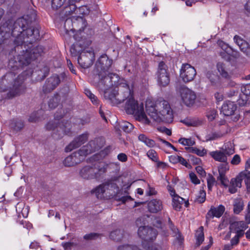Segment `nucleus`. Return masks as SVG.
<instances>
[{"label":"nucleus","instance_id":"obj_1","mask_svg":"<svg viewBox=\"0 0 250 250\" xmlns=\"http://www.w3.org/2000/svg\"><path fill=\"white\" fill-rule=\"evenodd\" d=\"M44 48L42 45H38L31 50L27 49L24 45L19 52L13 54L12 57L9 60L8 67L10 71L7 73L0 79V92H5L9 87V91L6 98L12 99L25 92L26 86L23 82L26 79L25 72L19 75L17 78L16 75L18 71L23 66L29 65L32 61L35 60L44 53Z\"/></svg>","mask_w":250,"mask_h":250},{"label":"nucleus","instance_id":"obj_2","mask_svg":"<svg viewBox=\"0 0 250 250\" xmlns=\"http://www.w3.org/2000/svg\"><path fill=\"white\" fill-rule=\"evenodd\" d=\"M86 26L85 21L80 16H78L76 18H68L65 20L64 25L66 32L68 33L69 31L76 32L73 36L76 42L71 46L70 51L73 56L79 55L78 62L83 68H87L91 66L95 59L93 50L86 48V46L91 43V42L90 41L84 42L83 39Z\"/></svg>","mask_w":250,"mask_h":250},{"label":"nucleus","instance_id":"obj_3","mask_svg":"<svg viewBox=\"0 0 250 250\" xmlns=\"http://www.w3.org/2000/svg\"><path fill=\"white\" fill-rule=\"evenodd\" d=\"M146 112L157 123H171L173 121V111L168 101L161 99L155 104H146Z\"/></svg>","mask_w":250,"mask_h":250},{"label":"nucleus","instance_id":"obj_4","mask_svg":"<svg viewBox=\"0 0 250 250\" xmlns=\"http://www.w3.org/2000/svg\"><path fill=\"white\" fill-rule=\"evenodd\" d=\"M30 22L23 17L18 19L14 23L11 20H8L5 22L9 24L10 37L14 38L12 39V43L14 47L10 50V55H13V54L16 52H19L20 50L22 49V45L25 43V38L23 37V32Z\"/></svg>","mask_w":250,"mask_h":250},{"label":"nucleus","instance_id":"obj_5","mask_svg":"<svg viewBox=\"0 0 250 250\" xmlns=\"http://www.w3.org/2000/svg\"><path fill=\"white\" fill-rule=\"evenodd\" d=\"M108 88L105 87V89H101L104 91V98L109 100L113 104L122 103L125 101L126 97L129 96L130 87L127 83L124 81L119 83L117 87H114L113 89H108Z\"/></svg>","mask_w":250,"mask_h":250},{"label":"nucleus","instance_id":"obj_6","mask_svg":"<svg viewBox=\"0 0 250 250\" xmlns=\"http://www.w3.org/2000/svg\"><path fill=\"white\" fill-rule=\"evenodd\" d=\"M108 165L102 162H96L82 167L79 170L80 176L84 180H99L106 172Z\"/></svg>","mask_w":250,"mask_h":250},{"label":"nucleus","instance_id":"obj_7","mask_svg":"<svg viewBox=\"0 0 250 250\" xmlns=\"http://www.w3.org/2000/svg\"><path fill=\"white\" fill-rule=\"evenodd\" d=\"M126 100L125 109L129 114H134L138 120L145 124H149L150 121L144 112V104L143 103L139 104L133 97V91L130 88L129 96L125 99Z\"/></svg>","mask_w":250,"mask_h":250},{"label":"nucleus","instance_id":"obj_8","mask_svg":"<svg viewBox=\"0 0 250 250\" xmlns=\"http://www.w3.org/2000/svg\"><path fill=\"white\" fill-rule=\"evenodd\" d=\"M62 117L61 115L59 116L57 114H55L54 121L49 122L46 125V128L49 131H52V136L55 139H60L64 134H67L70 132L71 125L68 122L64 124L63 122L61 123L57 122Z\"/></svg>","mask_w":250,"mask_h":250},{"label":"nucleus","instance_id":"obj_9","mask_svg":"<svg viewBox=\"0 0 250 250\" xmlns=\"http://www.w3.org/2000/svg\"><path fill=\"white\" fill-rule=\"evenodd\" d=\"M104 73V74L103 73L98 74L99 80L97 86L100 89H105V87H110L112 86L117 87L119 83L122 81L127 83L125 80L121 79L119 75L116 73H110L108 72L106 73L105 71Z\"/></svg>","mask_w":250,"mask_h":250},{"label":"nucleus","instance_id":"obj_10","mask_svg":"<svg viewBox=\"0 0 250 250\" xmlns=\"http://www.w3.org/2000/svg\"><path fill=\"white\" fill-rule=\"evenodd\" d=\"M158 84L161 86L166 87L170 82V74L167 65L163 61L159 62L155 73Z\"/></svg>","mask_w":250,"mask_h":250},{"label":"nucleus","instance_id":"obj_11","mask_svg":"<svg viewBox=\"0 0 250 250\" xmlns=\"http://www.w3.org/2000/svg\"><path fill=\"white\" fill-rule=\"evenodd\" d=\"M138 234L142 239L143 243L151 242L156 238L157 232L155 229L148 226H140L138 230Z\"/></svg>","mask_w":250,"mask_h":250},{"label":"nucleus","instance_id":"obj_12","mask_svg":"<svg viewBox=\"0 0 250 250\" xmlns=\"http://www.w3.org/2000/svg\"><path fill=\"white\" fill-rule=\"evenodd\" d=\"M64 73H61L60 76L54 74L48 78L42 86V91L44 93H49L54 90L60 84L61 78L64 79Z\"/></svg>","mask_w":250,"mask_h":250},{"label":"nucleus","instance_id":"obj_13","mask_svg":"<svg viewBox=\"0 0 250 250\" xmlns=\"http://www.w3.org/2000/svg\"><path fill=\"white\" fill-rule=\"evenodd\" d=\"M107 185H115L116 187H109V188H105V195L108 196L109 198L114 197L117 201H121L123 203H125L126 201L129 199H132L130 196H123L120 197L118 194L119 192V187L117 185L111 181H109L103 183L104 186L106 187Z\"/></svg>","mask_w":250,"mask_h":250},{"label":"nucleus","instance_id":"obj_14","mask_svg":"<svg viewBox=\"0 0 250 250\" xmlns=\"http://www.w3.org/2000/svg\"><path fill=\"white\" fill-rule=\"evenodd\" d=\"M181 100L186 106L190 107L195 103L196 95L195 92L186 86H181L180 89Z\"/></svg>","mask_w":250,"mask_h":250},{"label":"nucleus","instance_id":"obj_15","mask_svg":"<svg viewBox=\"0 0 250 250\" xmlns=\"http://www.w3.org/2000/svg\"><path fill=\"white\" fill-rule=\"evenodd\" d=\"M196 72L195 68L188 63L183 64L180 70V77L185 83L193 80Z\"/></svg>","mask_w":250,"mask_h":250},{"label":"nucleus","instance_id":"obj_16","mask_svg":"<svg viewBox=\"0 0 250 250\" xmlns=\"http://www.w3.org/2000/svg\"><path fill=\"white\" fill-rule=\"evenodd\" d=\"M105 143L104 138L103 137H99L89 141L86 145L83 146L85 149L89 151L88 153L90 154L102 148L105 145Z\"/></svg>","mask_w":250,"mask_h":250},{"label":"nucleus","instance_id":"obj_17","mask_svg":"<svg viewBox=\"0 0 250 250\" xmlns=\"http://www.w3.org/2000/svg\"><path fill=\"white\" fill-rule=\"evenodd\" d=\"M112 64V60L109 59L106 55H102L96 64L97 71L98 72V74H104V71L107 73Z\"/></svg>","mask_w":250,"mask_h":250},{"label":"nucleus","instance_id":"obj_18","mask_svg":"<svg viewBox=\"0 0 250 250\" xmlns=\"http://www.w3.org/2000/svg\"><path fill=\"white\" fill-rule=\"evenodd\" d=\"M88 136V133L85 132L75 138L74 140L65 147V151L66 152L71 151L73 149L79 147L87 141Z\"/></svg>","mask_w":250,"mask_h":250},{"label":"nucleus","instance_id":"obj_19","mask_svg":"<svg viewBox=\"0 0 250 250\" xmlns=\"http://www.w3.org/2000/svg\"><path fill=\"white\" fill-rule=\"evenodd\" d=\"M88 136V133L85 132L75 138L74 140L65 147V151L66 152L71 151L73 149L79 147L87 141Z\"/></svg>","mask_w":250,"mask_h":250},{"label":"nucleus","instance_id":"obj_20","mask_svg":"<svg viewBox=\"0 0 250 250\" xmlns=\"http://www.w3.org/2000/svg\"><path fill=\"white\" fill-rule=\"evenodd\" d=\"M69 2V4L65 6L62 11L61 14L63 15L64 18H67L74 13L77 14L78 11L80 14H86L87 13V12L84 11L86 6H81L77 9V6L73 2H70V1Z\"/></svg>","mask_w":250,"mask_h":250},{"label":"nucleus","instance_id":"obj_21","mask_svg":"<svg viewBox=\"0 0 250 250\" xmlns=\"http://www.w3.org/2000/svg\"><path fill=\"white\" fill-rule=\"evenodd\" d=\"M12 42V39L10 37V29L9 24L4 23L0 26V44H9Z\"/></svg>","mask_w":250,"mask_h":250},{"label":"nucleus","instance_id":"obj_22","mask_svg":"<svg viewBox=\"0 0 250 250\" xmlns=\"http://www.w3.org/2000/svg\"><path fill=\"white\" fill-rule=\"evenodd\" d=\"M248 228V225L243 221H237L230 224L229 229L230 232L235 233V235L243 236L245 230Z\"/></svg>","mask_w":250,"mask_h":250},{"label":"nucleus","instance_id":"obj_23","mask_svg":"<svg viewBox=\"0 0 250 250\" xmlns=\"http://www.w3.org/2000/svg\"><path fill=\"white\" fill-rule=\"evenodd\" d=\"M29 25L28 27L25 28L23 32V37H24L25 39L30 38V40L26 42L32 44L33 42L40 39V32L38 29L30 27Z\"/></svg>","mask_w":250,"mask_h":250},{"label":"nucleus","instance_id":"obj_24","mask_svg":"<svg viewBox=\"0 0 250 250\" xmlns=\"http://www.w3.org/2000/svg\"><path fill=\"white\" fill-rule=\"evenodd\" d=\"M233 40L235 43L239 47L241 51L246 55L250 56V46L246 41L237 35L234 37Z\"/></svg>","mask_w":250,"mask_h":250},{"label":"nucleus","instance_id":"obj_25","mask_svg":"<svg viewBox=\"0 0 250 250\" xmlns=\"http://www.w3.org/2000/svg\"><path fill=\"white\" fill-rule=\"evenodd\" d=\"M88 152L89 151L85 149V147L83 146L78 151H75L71 154L76 165L80 164L85 159L86 156L89 154Z\"/></svg>","mask_w":250,"mask_h":250},{"label":"nucleus","instance_id":"obj_26","mask_svg":"<svg viewBox=\"0 0 250 250\" xmlns=\"http://www.w3.org/2000/svg\"><path fill=\"white\" fill-rule=\"evenodd\" d=\"M147 208L149 212L153 213H158L163 208L162 202L159 199H152L148 202Z\"/></svg>","mask_w":250,"mask_h":250},{"label":"nucleus","instance_id":"obj_27","mask_svg":"<svg viewBox=\"0 0 250 250\" xmlns=\"http://www.w3.org/2000/svg\"><path fill=\"white\" fill-rule=\"evenodd\" d=\"M237 109V105L230 101L226 102L222 106V111L225 116H230L234 114Z\"/></svg>","mask_w":250,"mask_h":250},{"label":"nucleus","instance_id":"obj_28","mask_svg":"<svg viewBox=\"0 0 250 250\" xmlns=\"http://www.w3.org/2000/svg\"><path fill=\"white\" fill-rule=\"evenodd\" d=\"M116 187L115 185H107L106 187L104 186L103 184L100 185L95 188L93 189L91 193L95 194L97 198L102 199L104 198V194L105 195V188H109V187Z\"/></svg>","mask_w":250,"mask_h":250},{"label":"nucleus","instance_id":"obj_29","mask_svg":"<svg viewBox=\"0 0 250 250\" xmlns=\"http://www.w3.org/2000/svg\"><path fill=\"white\" fill-rule=\"evenodd\" d=\"M225 210L224 206L220 205L217 208H211L206 215L207 219H208L209 217H220Z\"/></svg>","mask_w":250,"mask_h":250},{"label":"nucleus","instance_id":"obj_30","mask_svg":"<svg viewBox=\"0 0 250 250\" xmlns=\"http://www.w3.org/2000/svg\"><path fill=\"white\" fill-rule=\"evenodd\" d=\"M241 90L244 95L238 100V102L240 105H244L247 102V97H250V83L241 86Z\"/></svg>","mask_w":250,"mask_h":250},{"label":"nucleus","instance_id":"obj_31","mask_svg":"<svg viewBox=\"0 0 250 250\" xmlns=\"http://www.w3.org/2000/svg\"><path fill=\"white\" fill-rule=\"evenodd\" d=\"M184 203H185V206L187 207L188 205V201H186L184 198L177 194L173 196L172 198V206L175 210H180Z\"/></svg>","mask_w":250,"mask_h":250},{"label":"nucleus","instance_id":"obj_32","mask_svg":"<svg viewBox=\"0 0 250 250\" xmlns=\"http://www.w3.org/2000/svg\"><path fill=\"white\" fill-rule=\"evenodd\" d=\"M244 203L240 198L234 199L233 202V210L234 214H239L244 209Z\"/></svg>","mask_w":250,"mask_h":250},{"label":"nucleus","instance_id":"obj_33","mask_svg":"<svg viewBox=\"0 0 250 250\" xmlns=\"http://www.w3.org/2000/svg\"><path fill=\"white\" fill-rule=\"evenodd\" d=\"M9 126L14 131L18 132L23 128L24 124L21 120L14 119L11 120Z\"/></svg>","mask_w":250,"mask_h":250},{"label":"nucleus","instance_id":"obj_34","mask_svg":"<svg viewBox=\"0 0 250 250\" xmlns=\"http://www.w3.org/2000/svg\"><path fill=\"white\" fill-rule=\"evenodd\" d=\"M210 154L216 161L224 163H226L227 161V156L223 151H212L210 153Z\"/></svg>","mask_w":250,"mask_h":250},{"label":"nucleus","instance_id":"obj_35","mask_svg":"<svg viewBox=\"0 0 250 250\" xmlns=\"http://www.w3.org/2000/svg\"><path fill=\"white\" fill-rule=\"evenodd\" d=\"M218 45L221 48V49L224 51L220 53V55L223 58H225V54L230 53L231 52V47L229 46L228 44L222 41H218L217 42Z\"/></svg>","mask_w":250,"mask_h":250},{"label":"nucleus","instance_id":"obj_36","mask_svg":"<svg viewBox=\"0 0 250 250\" xmlns=\"http://www.w3.org/2000/svg\"><path fill=\"white\" fill-rule=\"evenodd\" d=\"M195 237L196 238L195 245L199 247L203 242V227L199 228L195 233Z\"/></svg>","mask_w":250,"mask_h":250},{"label":"nucleus","instance_id":"obj_37","mask_svg":"<svg viewBox=\"0 0 250 250\" xmlns=\"http://www.w3.org/2000/svg\"><path fill=\"white\" fill-rule=\"evenodd\" d=\"M223 151L226 156L233 154L235 152L233 144L231 142L226 143L223 147Z\"/></svg>","mask_w":250,"mask_h":250},{"label":"nucleus","instance_id":"obj_38","mask_svg":"<svg viewBox=\"0 0 250 250\" xmlns=\"http://www.w3.org/2000/svg\"><path fill=\"white\" fill-rule=\"evenodd\" d=\"M138 139L140 141L143 142L146 145L149 147H153L155 145L154 140L148 138L144 134H140L138 136Z\"/></svg>","mask_w":250,"mask_h":250},{"label":"nucleus","instance_id":"obj_39","mask_svg":"<svg viewBox=\"0 0 250 250\" xmlns=\"http://www.w3.org/2000/svg\"><path fill=\"white\" fill-rule=\"evenodd\" d=\"M172 231L175 234V240L174 241V245L178 247H180L183 243L184 237L182 236L181 234L179 232L177 228L172 229Z\"/></svg>","mask_w":250,"mask_h":250},{"label":"nucleus","instance_id":"obj_40","mask_svg":"<svg viewBox=\"0 0 250 250\" xmlns=\"http://www.w3.org/2000/svg\"><path fill=\"white\" fill-rule=\"evenodd\" d=\"M43 111L42 109L39 110L37 111L33 112L29 118V121L30 122H36L39 120H42V117H40V115L43 114Z\"/></svg>","mask_w":250,"mask_h":250},{"label":"nucleus","instance_id":"obj_41","mask_svg":"<svg viewBox=\"0 0 250 250\" xmlns=\"http://www.w3.org/2000/svg\"><path fill=\"white\" fill-rule=\"evenodd\" d=\"M119 128L125 132L129 133L133 128V125L126 121H122L119 124Z\"/></svg>","mask_w":250,"mask_h":250},{"label":"nucleus","instance_id":"obj_42","mask_svg":"<svg viewBox=\"0 0 250 250\" xmlns=\"http://www.w3.org/2000/svg\"><path fill=\"white\" fill-rule=\"evenodd\" d=\"M123 237V232L121 229H116L110 233V237L114 241H119Z\"/></svg>","mask_w":250,"mask_h":250},{"label":"nucleus","instance_id":"obj_43","mask_svg":"<svg viewBox=\"0 0 250 250\" xmlns=\"http://www.w3.org/2000/svg\"><path fill=\"white\" fill-rule=\"evenodd\" d=\"M243 174H241V173L240 172L235 178L231 179L230 181V184L237 188H240L241 187L242 182L243 181V176H242Z\"/></svg>","mask_w":250,"mask_h":250},{"label":"nucleus","instance_id":"obj_44","mask_svg":"<svg viewBox=\"0 0 250 250\" xmlns=\"http://www.w3.org/2000/svg\"><path fill=\"white\" fill-rule=\"evenodd\" d=\"M241 174H243V180L245 179V184L247 186L248 191L250 192V171L245 170L241 172Z\"/></svg>","mask_w":250,"mask_h":250},{"label":"nucleus","instance_id":"obj_45","mask_svg":"<svg viewBox=\"0 0 250 250\" xmlns=\"http://www.w3.org/2000/svg\"><path fill=\"white\" fill-rule=\"evenodd\" d=\"M217 68L218 72L223 77L227 78L229 77V74L223 63L218 62L217 64Z\"/></svg>","mask_w":250,"mask_h":250},{"label":"nucleus","instance_id":"obj_46","mask_svg":"<svg viewBox=\"0 0 250 250\" xmlns=\"http://www.w3.org/2000/svg\"><path fill=\"white\" fill-rule=\"evenodd\" d=\"M63 163L65 167H73L77 165L71 154L65 158Z\"/></svg>","mask_w":250,"mask_h":250},{"label":"nucleus","instance_id":"obj_47","mask_svg":"<svg viewBox=\"0 0 250 250\" xmlns=\"http://www.w3.org/2000/svg\"><path fill=\"white\" fill-rule=\"evenodd\" d=\"M178 142L183 146H192L195 144V142L192 140L191 138L187 139L185 138H182L179 139Z\"/></svg>","mask_w":250,"mask_h":250},{"label":"nucleus","instance_id":"obj_48","mask_svg":"<svg viewBox=\"0 0 250 250\" xmlns=\"http://www.w3.org/2000/svg\"><path fill=\"white\" fill-rule=\"evenodd\" d=\"M60 99L58 96H54L50 99L48 106L50 109H54L58 106Z\"/></svg>","mask_w":250,"mask_h":250},{"label":"nucleus","instance_id":"obj_49","mask_svg":"<svg viewBox=\"0 0 250 250\" xmlns=\"http://www.w3.org/2000/svg\"><path fill=\"white\" fill-rule=\"evenodd\" d=\"M143 247L146 250H161V248L159 245L152 244L151 242L143 243Z\"/></svg>","mask_w":250,"mask_h":250},{"label":"nucleus","instance_id":"obj_50","mask_svg":"<svg viewBox=\"0 0 250 250\" xmlns=\"http://www.w3.org/2000/svg\"><path fill=\"white\" fill-rule=\"evenodd\" d=\"M117 250H141L137 246L132 245H123L118 247Z\"/></svg>","mask_w":250,"mask_h":250},{"label":"nucleus","instance_id":"obj_51","mask_svg":"<svg viewBox=\"0 0 250 250\" xmlns=\"http://www.w3.org/2000/svg\"><path fill=\"white\" fill-rule=\"evenodd\" d=\"M148 157L152 161L156 162L158 161V156L157 152L153 149H150L146 153Z\"/></svg>","mask_w":250,"mask_h":250},{"label":"nucleus","instance_id":"obj_52","mask_svg":"<svg viewBox=\"0 0 250 250\" xmlns=\"http://www.w3.org/2000/svg\"><path fill=\"white\" fill-rule=\"evenodd\" d=\"M66 0H52V7L58 9L61 7Z\"/></svg>","mask_w":250,"mask_h":250},{"label":"nucleus","instance_id":"obj_53","mask_svg":"<svg viewBox=\"0 0 250 250\" xmlns=\"http://www.w3.org/2000/svg\"><path fill=\"white\" fill-rule=\"evenodd\" d=\"M229 169L227 164L224 163L220 164L218 167V172L219 174H225L226 172Z\"/></svg>","mask_w":250,"mask_h":250},{"label":"nucleus","instance_id":"obj_54","mask_svg":"<svg viewBox=\"0 0 250 250\" xmlns=\"http://www.w3.org/2000/svg\"><path fill=\"white\" fill-rule=\"evenodd\" d=\"M157 139L159 141L162 142L163 144H164L167 146L170 147L172 149H173L175 151H178L177 149L175 147H174L172 145H171L170 143L167 141L166 140L161 138L160 137H157Z\"/></svg>","mask_w":250,"mask_h":250},{"label":"nucleus","instance_id":"obj_55","mask_svg":"<svg viewBox=\"0 0 250 250\" xmlns=\"http://www.w3.org/2000/svg\"><path fill=\"white\" fill-rule=\"evenodd\" d=\"M216 115V111L215 109H211L207 113V117L210 121L213 120Z\"/></svg>","mask_w":250,"mask_h":250},{"label":"nucleus","instance_id":"obj_56","mask_svg":"<svg viewBox=\"0 0 250 250\" xmlns=\"http://www.w3.org/2000/svg\"><path fill=\"white\" fill-rule=\"evenodd\" d=\"M240 85H237L235 88H232L227 93V95L230 97L237 95L240 88Z\"/></svg>","mask_w":250,"mask_h":250},{"label":"nucleus","instance_id":"obj_57","mask_svg":"<svg viewBox=\"0 0 250 250\" xmlns=\"http://www.w3.org/2000/svg\"><path fill=\"white\" fill-rule=\"evenodd\" d=\"M208 188L209 190H211L212 187L214 185L215 180L214 177L212 176L209 175L207 179Z\"/></svg>","mask_w":250,"mask_h":250},{"label":"nucleus","instance_id":"obj_58","mask_svg":"<svg viewBox=\"0 0 250 250\" xmlns=\"http://www.w3.org/2000/svg\"><path fill=\"white\" fill-rule=\"evenodd\" d=\"M203 193V188H201L199 195H197L194 199V202L196 203H203V196L202 195V193Z\"/></svg>","mask_w":250,"mask_h":250},{"label":"nucleus","instance_id":"obj_59","mask_svg":"<svg viewBox=\"0 0 250 250\" xmlns=\"http://www.w3.org/2000/svg\"><path fill=\"white\" fill-rule=\"evenodd\" d=\"M189 176L190 179L192 183L196 185L200 184V180L198 179L197 176L194 172H190L189 174Z\"/></svg>","mask_w":250,"mask_h":250},{"label":"nucleus","instance_id":"obj_60","mask_svg":"<svg viewBox=\"0 0 250 250\" xmlns=\"http://www.w3.org/2000/svg\"><path fill=\"white\" fill-rule=\"evenodd\" d=\"M179 163L186 167L187 168L190 169L191 168V166L188 163V162L183 157L180 156L179 160Z\"/></svg>","mask_w":250,"mask_h":250},{"label":"nucleus","instance_id":"obj_61","mask_svg":"<svg viewBox=\"0 0 250 250\" xmlns=\"http://www.w3.org/2000/svg\"><path fill=\"white\" fill-rule=\"evenodd\" d=\"M242 236H239L235 235L230 240V244L233 247L238 244L240 241V239L242 237Z\"/></svg>","mask_w":250,"mask_h":250},{"label":"nucleus","instance_id":"obj_62","mask_svg":"<svg viewBox=\"0 0 250 250\" xmlns=\"http://www.w3.org/2000/svg\"><path fill=\"white\" fill-rule=\"evenodd\" d=\"M240 156L238 154H235L234 155L231 161V164L233 165H237L240 163Z\"/></svg>","mask_w":250,"mask_h":250},{"label":"nucleus","instance_id":"obj_63","mask_svg":"<svg viewBox=\"0 0 250 250\" xmlns=\"http://www.w3.org/2000/svg\"><path fill=\"white\" fill-rule=\"evenodd\" d=\"M169 161L171 163L175 164L178 163L180 156L177 155H171L168 157Z\"/></svg>","mask_w":250,"mask_h":250},{"label":"nucleus","instance_id":"obj_64","mask_svg":"<svg viewBox=\"0 0 250 250\" xmlns=\"http://www.w3.org/2000/svg\"><path fill=\"white\" fill-rule=\"evenodd\" d=\"M218 179L219 180H220L222 185H223L224 186H227V185L228 183V180L225 176V174H224L222 175L219 174V175L218 177Z\"/></svg>","mask_w":250,"mask_h":250}]
</instances>
